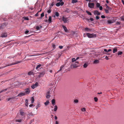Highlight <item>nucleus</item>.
Wrapping results in <instances>:
<instances>
[{
  "label": "nucleus",
  "mask_w": 124,
  "mask_h": 124,
  "mask_svg": "<svg viewBox=\"0 0 124 124\" xmlns=\"http://www.w3.org/2000/svg\"><path fill=\"white\" fill-rule=\"evenodd\" d=\"M16 62L15 63H12L11 64H7L6 66L3 67V68H4L7 66H9L10 65H14L17 64L18 63L22 62H23V60H21L20 61H16Z\"/></svg>",
  "instance_id": "f257e3e1"
},
{
  "label": "nucleus",
  "mask_w": 124,
  "mask_h": 124,
  "mask_svg": "<svg viewBox=\"0 0 124 124\" xmlns=\"http://www.w3.org/2000/svg\"><path fill=\"white\" fill-rule=\"evenodd\" d=\"M86 35L89 38H95L96 37V35L95 34H90L87 33Z\"/></svg>",
  "instance_id": "f03ea898"
},
{
  "label": "nucleus",
  "mask_w": 124,
  "mask_h": 124,
  "mask_svg": "<svg viewBox=\"0 0 124 124\" xmlns=\"http://www.w3.org/2000/svg\"><path fill=\"white\" fill-rule=\"evenodd\" d=\"M7 35L8 34L7 33L3 31L2 32L1 34L0 37L2 38H5L7 36Z\"/></svg>",
  "instance_id": "7ed1b4c3"
},
{
  "label": "nucleus",
  "mask_w": 124,
  "mask_h": 124,
  "mask_svg": "<svg viewBox=\"0 0 124 124\" xmlns=\"http://www.w3.org/2000/svg\"><path fill=\"white\" fill-rule=\"evenodd\" d=\"M39 85V83L38 82H36L35 84L32 85L31 87L32 89H34L38 86Z\"/></svg>",
  "instance_id": "20e7f679"
},
{
  "label": "nucleus",
  "mask_w": 124,
  "mask_h": 124,
  "mask_svg": "<svg viewBox=\"0 0 124 124\" xmlns=\"http://www.w3.org/2000/svg\"><path fill=\"white\" fill-rule=\"evenodd\" d=\"M21 54V53H18L17 54H16L15 55H11L8 58H9L10 59H11V58H14L15 57H16L18 55H19V56H20Z\"/></svg>",
  "instance_id": "39448f33"
},
{
  "label": "nucleus",
  "mask_w": 124,
  "mask_h": 124,
  "mask_svg": "<svg viewBox=\"0 0 124 124\" xmlns=\"http://www.w3.org/2000/svg\"><path fill=\"white\" fill-rule=\"evenodd\" d=\"M116 20L114 19L111 20L109 19L107 21V23L109 24H111L114 22L116 21Z\"/></svg>",
  "instance_id": "423d86ee"
},
{
  "label": "nucleus",
  "mask_w": 124,
  "mask_h": 124,
  "mask_svg": "<svg viewBox=\"0 0 124 124\" xmlns=\"http://www.w3.org/2000/svg\"><path fill=\"white\" fill-rule=\"evenodd\" d=\"M94 5V3H89L88 4V6L90 8H93Z\"/></svg>",
  "instance_id": "0eeeda50"
},
{
  "label": "nucleus",
  "mask_w": 124,
  "mask_h": 124,
  "mask_svg": "<svg viewBox=\"0 0 124 124\" xmlns=\"http://www.w3.org/2000/svg\"><path fill=\"white\" fill-rule=\"evenodd\" d=\"M71 68V69H74L78 67V66L74 64V63H72L70 65Z\"/></svg>",
  "instance_id": "6e6552de"
},
{
  "label": "nucleus",
  "mask_w": 124,
  "mask_h": 124,
  "mask_svg": "<svg viewBox=\"0 0 124 124\" xmlns=\"http://www.w3.org/2000/svg\"><path fill=\"white\" fill-rule=\"evenodd\" d=\"M7 25L6 23L2 24L1 26H0V29H2L4 28Z\"/></svg>",
  "instance_id": "1a4fd4ad"
},
{
  "label": "nucleus",
  "mask_w": 124,
  "mask_h": 124,
  "mask_svg": "<svg viewBox=\"0 0 124 124\" xmlns=\"http://www.w3.org/2000/svg\"><path fill=\"white\" fill-rule=\"evenodd\" d=\"M25 95V93H21L18 94V95L16 96V97L19 96L20 97H21Z\"/></svg>",
  "instance_id": "9d476101"
},
{
  "label": "nucleus",
  "mask_w": 124,
  "mask_h": 124,
  "mask_svg": "<svg viewBox=\"0 0 124 124\" xmlns=\"http://www.w3.org/2000/svg\"><path fill=\"white\" fill-rule=\"evenodd\" d=\"M123 54V52L121 51H118L117 53V56L119 57H121L120 55H121Z\"/></svg>",
  "instance_id": "9b49d317"
},
{
  "label": "nucleus",
  "mask_w": 124,
  "mask_h": 124,
  "mask_svg": "<svg viewBox=\"0 0 124 124\" xmlns=\"http://www.w3.org/2000/svg\"><path fill=\"white\" fill-rule=\"evenodd\" d=\"M25 92L24 93H25V94H27L29 93L30 92V89L29 88H28L27 89H25Z\"/></svg>",
  "instance_id": "f8f14e48"
},
{
  "label": "nucleus",
  "mask_w": 124,
  "mask_h": 124,
  "mask_svg": "<svg viewBox=\"0 0 124 124\" xmlns=\"http://www.w3.org/2000/svg\"><path fill=\"white\" fill-rule=\"evenodd\" d=\"M21 85V83H20L16 82L15 84V86L16 87H19V85Z\"/></svg>",
  "instance_id": "ddd939ff"
},
{
  "label": "nucleus",
  "mask_w": 124,
  "mask_h": 124,
  "mask_svg": "<svg viewBox=\"0 0 124 124\" xmlns=\"http://www.w3.org/2000/svg\"><path fill=\"white\" fill-rule=\"evenodd\" d=\"M94 14L95 15H99L100 14V13L97 10H95L94 11Z\"/></svg>",
  "instance_id": "4468645a"
},
{
  "label": "nucleus",
  "mask_w": 124,
  "mask_h": 124,
  "mask_svg": "<svg viewBox=\"0 0 124 124\" xmlns=\"http://www.w3.org/2000/svg\"><path fill=\"white\" fill-rule=\"evenodd\" d=\"M45 73L44 72H42L39 73L40 75L39 76V77H43L45 74Z\"/></svg>",
  "instance_id": "2eb2a0df"
},
{
  "label": "nucleus",
  "mask_w": 124,
  "mask_h": 124,
  "mask_svg": "<svg viewBox=\"0 0 124 124\" xmlns=\"http://www.w3.org/2000/svg\"><path fill=\"white\" fill-rule=\"evenodd\" d=\"M62 20L65 23H66L67 21V18H65L63 16L62 17Z\"/></svg>",
  "instance_id": "dca6fc26"
},
{
  "label": "nucleus",
  "mask_w": 124,
  "mask_h": 124,
  "mask_svg": "<svg viewBox=\"0 0 124 124\" xmlns=\"http://www.w3.org/2000/svg\"><path fill=\"white\" fill-rule=\"evenodd\" d=\"M50 92L48 91L47 93L46 97L47 98H49L50 97V95H49Z\"/></svg>",
  "instance_id": "f3484780"
},
{
  "label": "nucleus",
  "mask_w": 124,
  "mask_h": 124,
  "mask_svg": "<svg viewBox=\"0 0 124 124\" xmlns=\"http://www.w3.org/2000/svg\"><path fill=\"white\" fill-rule=\"evenodd\" d=\"M105 5L106 6V8L108 9L110 11H111V10L112 8L109 7L107 4H105Z\"/></svg>",
  "instance_id": "a211bd4d"
},
{
  "label": "nucleus",
  "mask_w": 124,
  "mask_h": 124,
  "mask_svg": "<svg viewBox=\"0 0 124 124\" xmlns=\"http://www.w3.org/2000/svg\"><path fill=\"white\" fill-rule=\"evenodd\" d=\"M99 62V61L98 60H94L93 62V63L94 64H97Z\"/></svg>",
  "instance_id": "6ab92c4d"
},
{
  "label": "nucleus",
  "mask_w": 124,
  "mask_h": 124,
  "mask_svg": "<svg viewBox=\"0 0 124 124\" xmlns=\"http://www.w3.org/2000/svg\"><path fill=\"white\" fill-rule=\"evenodd\" d=\"M20 113L21 115L22 116H24L25 115V113L21 111H20Z\"/></svg>",
  "instance_id": "aec40b11"
},
{
  "label": "nucleus",
  "mask_w": 124,
  "mask_h": 124,
  "mask_svg": "<svg viewBox=\"0 0 124 124\" xmlns=\"http://www.w3.org/2000/svg\"><path fill=\"white\" fill-rule=\"evenodd\" d=\"M15 98V97H12L11 98H8V101H9L10 100L12 101V100L14 99Z\"/></svg>",
  "instance_id": "412c9836"
},
{
  "label": "nucleus",
  "mask_w": 124,
  "mask_h": 124,
  "mask_svg": "<svg viewBox=\"0 0 124 124\" xmlns=\"http://www.w3.org/2000/svg\"><path fill=\"white\" fill-rule=\"evenodd\" d=\"M70 11L71 10L70 9L68 8H66L65 11L67 13H69Z\"/></svg>",
  "instance_id": "4be33fe9"
},
{
  "label": "nucleus",
  "mask_w": 124,
  "mask_h": 124,
  "mask_svg": "<svg viewBox=\"0 0 124 124\" xmlns=\"http://www.w3.org/2000/svg\"><path fill=\"white\" fill-rule=\"evenodd\" d=\"M42 66V65L40 64H39V65H38L36 66V70H37L39 68H40V67H41Z\"/></svg>",
  "instance_id": "5701e85b"
},
{
  "label": "nucleus",
  "mask_w": 124,
  "mask_h": 124,
  "mask_svg": "<svg viewBox=\"0 0 124 124\" xmlns=\"http://www.w3.org/2000/svg\"><path fill=\"white\" fill-rule=\"evenodd\" d=\"M42 27V26L40 25H38L36 27V29L37 30H39L40 29V28H41Z\"/></svg>",
  "instance_id": "b1692460"
},
{
  "label": "nucleus",
  "mask_w": 124,
  "mask_h": 124,
  "mask_svg": "<svg viewBox=\"0 0 124 124\" xmlns=\"http://www.w3.org/2000/svg\"><path fill=\"white\" fill-rule=\"evenodd\" d=\"M54 2H53L51 4V5H50L49 6V8H51L52 7L54 6Z\"/></svg>",
  "instance_id": "393cba45"
},
{
  "label": "nucleus",
  "mask_w": 124,
  "mask_h": 124,
  "mask_svg": "<svg viewBox=\"0 0 124 124\" xmlns=\"http://www.w3.org/2000/svg\"><path fill=\"white\" fill-rule=\"evenodd\" d=\"M49 23H51L52 22L51 17V16L49 17V18L48 20Z\"/></svg>",
  "instance_id": "a878e982"
},
{
  "label": "nucleus",
  "mask_w": 124,
  "mask_h": 124,
  "mask_svg": "<svg viewBox=\"0 0 124 124\" xmlns=\"http://www.w3.org/2000/svg\"><path fill=\"white\" fill-rule=\"evenodd\" d=\"M28 74L29 75H31L33 74V72L32 71H30L29 72Z\"/></svg>",
  "instance_id": "bb28decb"
},
{
  "label": "nucleus",
  "mask_w": 124,
  "mask_h": 124,
  "mask_svg": "<svg viewBox=\"0 0 124 124\" xmlns=\"http://www.w3.org/2000/svg\"><path fill=\"white\" fill-rule=\"evenodd\" d=\"M117 48H114L113 49V53H115L117 52Z\"/></svg>",
  "instance_id": "cd10ccee"
},
{
  "label": "nucleus",
  "mask_w": 124,
  "mask_h": 124,
  "mask_svg": "<svg viewBox=\"0 0 124 124\" xmlns=\"http://www.w3.org/2000/svg\"><path fill=\"white\" fill-rule=\"evenodd\" d=\"M88 65V64L87 63H85L83 65V67L84 68H86Z\"/></svg>",
  "instance_id": "c85d7f7f"
},
{
  "label": "nucleus",
  "mask_w": 124,
  "mask_h": 124,
  "mask_svg": "<svg viewBox=\"0 0 124 124\" xmlns=\"http://www.w3.org/2000/svg\"><path fill=\"white\" fill-rule=\"evenodd\" d=\"M64 67V65H62L61 67L60 68V70H59L58 71V72H59L60 71H61L62 70H63L62 69L63 68V67Z\"/></svg>",
  "instance_id": "c756f323"
},
{
  "label": "nucleus",
  "mask_w": 124,
  "mask_h": 124,
  "mask_svg": "<svg viewBox=\"0 0 124 124\" xmlns=\"http://www.w3.org/2000/svg\"><path fill=\"white\" fill-rule=\"evenodd\" d=\"M52 104L53 105H54L55 103V100L54 99H53L52 100Z\"/></svg>",
  "instance_id": "7c9ffc66"
},
{
  "label": "nucleus",
  "mask_w": 124,
  "mask_h": 124,
  "mask_svg": "<svg viewBox=\"0 0 124 124\" xmlns=\"http://www.w3.org/2000/svg\"><path fill=\"white\" fill-rule=\"evenodd\" d=\"M49 103V102L48 101H47L44 104L46 106Z\"/></svg>",
  "instance_id": "2f4dec72"
},
{
  "label": "nucleus",
  "mask_w": 124,
  "mask_h": 124,
  "mask_svg": "<svg viewBox=\"0 0 124 124\" xmlns=\"http://www.w3.org/2000/svg\"><path fill=\"white\" fill-rule=\"evenodd\" d=\"M86 12L89 15L91 16L92 15V13L90 12L88 10H86Z\"/></svg>",
  "instance_id": "473e14b6"
},
{
  "label": "nucleus",
  "mask_w": 124,
  "mask_h": 124,
  "mask_svg": "<svg viewBox=\"0 0 124 124\" xmlns=\"http://www.w3.org/2000/svg\"><path fill=\"white\" fill-rule=\"evenodd\" d=\"M104 10L106 13H109V10L108 9H104Z\"/></svg>",
  "instance_id": "72a5a7b5"
},
{
  "label": "nucleus",
  "mask_w": 124,
  "mask_h": 124,
  "mask_svg": "<svg viewBox=\"0 0 124 124\" xmlns=\"http://www.w3.org/2000/svg\"><path fill=\"white\" fill-rule=\"evenodd\" d=\"M26 103H25V105L27 107L28 106V100L27 99H26L25 100Z\"/></svg>",
  "instance_id": "f704fd0d"
},
{
  "label": "nucleus",
  "mask_w": 124,
  "mask_h": 124,
  "mask_svg": "<svg viewBox=\"0 0 124 124\" xmlns=\"http://www.w3.org/2000/svg\"><path fill=\"white\" fill-rule=\"evenodd\" d=\"M57 107L56 105L54 106V111H57Z\"/></svg>",
  "instance_id": "c9c22d12"
},
{
  "label": "nucleus",
  "mask_w": 124,
  "mask_h": 124,
  "mask_svg": "<svg viewBox=\"0 0 124 124\" xmlns=\"http://www.w3.org/2000/svg\"><path fill=\"white\" fill-rule=\"evenodd\" d=\"M48 9H48V10H47V12L48 13V14H49V13H51V8H49V7L48 8Z\"/></svg>",
  "instance_id": "e433bc0d"
},
{
  "label": "nucleus",
  "mask_w": 124,
  "mask_h": 124,
  "mask_svg": "<svg viewBox=\"0 0 124 124\" xmlns=\"http://www.w3.org/2000/svg\"><path fill=\"white\" fill-rule=\"evenodd\" d=\"M55 15L56 16L58 17L59 16V13L57 12H56L55 13Z\"/></svg>",
  "instance_id": "4c0bfd02"
},
{
  "label": "nucleus",
  "mask_w": 124,
  "mask_h": 124,
  "mask_svg": "<svg viewBox=\"0 0 124 124\" xmlns=\"http://www.w3.org/2000/svg\"><path fill=\"white\" fill-rule=\"evenodd\" d=\"M85 30L87 31H91L90 29L88 28H85Z\"/></svg>",
  "instance_id": "58836bf2"
},
{
  "label": "nucleus",
  "mask_w": 124,
  "mask_h": 124,
  "mask_svg": "<svg viewBox=\"0 0 124 124\" xmlns=\"http://www.w3.org/2000/svg\"><path fill=\"white\" fill-rule=\"evenodd\" d=\"M63 28L64 30L65 31H67V28L64 26L63 25Z\"/></svg>",
  "instance_id": "ea45409f"
},
{
  "label": "nucleus",
  "mask_w": 124,
  "mask_h": 124,
  "mask_svg": "<svg viewBox=\"0 0 124 124\" xmlns=\"http://www.w3.org/2000/svg\"><path fill=\"white\" fill-rule=\"evenodd\" d=\"M100 6V4L99 3H97L96 4V7L97 8H99Z\"/></svg>",
  "instance_id": "a19ab883"
},
{
  "label": "nucleus",
  "mask_w": 124,
  "mask_h": 124,
  "mask_svg": "<svg viewBox=\"0 0 124 124\" xmlns=\"http://www.w3.org/2000/svg\"><path fill=\"white\" fill-rule=\"evenodd\" d=\"M31 103H33L34 102V98L33 97H32L31 98Z\"/></svg>",
  "instance_id": "79ce46f5"
},
{
  "label": "nucleus",
  "mask_w": 124,
  "mask_h": 124,
  "mask_svg": "<svg viewBox=\"0 0 124 124\" xmlns=\"http://www.w3.org/2000/svg\"><path fill=\"white\" fill-rule=\"evenodd\" d=\"M44 16V13H42L41 14V18Z\"/></svg>",
  "instance_id": "37998d69"
},
{
  "label": "nucleus",
  "mask_w": 124,
  "mask_h": 124,
  "mask_svg": "<svg viewBox=\"0 0 124 124\" xmlns=\"http://www.w3.org/2000/svg\"><path fill=\"white\" fill-rule=\"evenodd\" d=\"M78 1L77 0H72V3H74L77 2Z\"/></svg>",
  "instance_id": "c03bdc74"
},
{
  "label": "nucleus",
  "mask_w": 124,
  "mask_h": 124,
  "mask_svg": "<svg viewBox=\"0 0 124 124\" xmlns=\"http://www.w3.org/2000/svg\"><path fill=\"white\" fill-rule=\"evenodd\" d=\"M122 21H124V15L120 17Z\"/></svg>",
  "instance_id": "a18cd8bd"
},
{
  "label": "nucleus",
  "mask_w": 124,
  "mask_h": 124,
  "mask_svg": "<svg viewBox=\"0 0 124 124\" xmlns=\"http://www.w3.org/2000/svg\"><path fill=\"white\" fill-rule=\"evenodd\" d=\"M76 59H75V58H73L72 59V62H74L75 61H76Z\"/></svg>",
  "instance_id": "49530a36"
},
{
  "label": "nucleus",
  "mask_w": 124,
  "mask_h": 124,
  "mask_svg": "<svg viewBox=\"0 0 124 124\" xmlns=\"http://www.w3.org/2000/svg\"><path fill=\"white\" fill-rule=\"evenodd\" d=\"M81 110L82 111H86V109L85 108H83L81 109Z\"/></svg>",
  "instance_id": "de8ad7c7"
},
{
  "label": "nucleus",
  "mask_w": 124,
  "mask_h": 124,
  "mask_svg": "<svg viewBox=\"0 0 124 124\" xmlns=\"http://www.w3.org/2000/svg\"><path fill=\"white\" fill-rule=\"evenodd\" d=\"M60 2H59L58 3H57L56 4V6H57V7H59V6H60Z\"/></svg>",
  "instance_id": "09e8293b"
},
{
  "label": "nucleus",
  "mask_w": 124,
  "mask_h": 124,
  "mask_svg": "<svg viewBox=\"0 0 124 124\" xmlns=\"http://www.w3.org/2000/svg\"><path fill=\"white\" fill-rule=\"evenodd\" d=\"M73 63H74V64L77 65L78 64V62L77 61H75L74 62H73Z\"/></svg>",
  "instance_id": "8fccbe9b"
},
{
  "label": "nucleus",
  "mask_w": 124,
  "mask_h": 124,
  "mask_svg": "<svg viewBox=\"0 0 124 124\" xmlns=\"http://www.w3.org/2000/svg\"><path fill=\"white\" fill-rule=\"evenodd\" d=\"M22 120L21 119H16V121L17 122H21Z\"/></svg>",
  "instance_id": "3c124183"
},
{
  "label": "nucleus",
  "mask_w": 124,
  "mask_h": 124,
  "mask_svg": "<svg viewBox=\"0 0 124 124\" xmlns=\"http://www.w3.org/2000/svg\"><path fill=\"white\" fill-rule=\"evenodd\" d=\"M7 89H4L2 90H1L0 92V93H2L3 92H5L7 90Z\"/></svg>",
  "instance_id": "603ef678"
},
{
  "label": "nucleus",
  "mask_w": 124,
  "mask_h": 124,
  "mask_svg": "<svg viewBox=\"0 0 124 124\" xmlns=\"http://www.w3.org/2000/svg\"><path fill=\"white\" fill-rule=\"evenodd\" d=\"M94 99L95 102H97L98 101V99L97 97H95L94 98Z\"/></svg>",
  "instance_id": "864d4df0"
},
{
  "label": "nucleus",
  "mask_w": 124,
  "mask_h": 124,
  "mask_svg": "<svg viewBox=\"0 0 124 124\" xmlns=\"http://www.w3.org/2000/svg\"><path fill=\"white\" fill-rule=\"evenodd\" d=\"M24 19L25 20H29V18L28 17H24Z\"/></svg>",
  "instance_id": "5fc2aeb1"
},
{
  "label": "nucleus",
  "mask_w": 124,
  "mask_h": 124,
  "mask_svg": "<svg viewBox=\"0 0 124 124\" xmlns=\"http://www.w3.org/2000/svg\"><path fill=\"white\" fill-rule=\"evenodd\" d=\"M121 22H117L116 23V25H120L121 24Z\"/></svg>",
  "instance_id": "6e6d98bb"
},
{
  "label": "nucleus",
  "mask_w": 124,
  "mask_h": 124,
  "mask_svg": "<svg viewBox=\"0 0 124 124\" xmlns=\"http://www.w3.org/2000/svg\"><path fill=\"white\" fill-rule=\"evenodd\" d=\"M74 102L76 103H77L78 102V101L76 99L74 100Z\"/></svg>",
  "instance_id": "4d7b16f0"
},
{
  "label": "nucleus",
  "mask_w": 124,
  "mask_h": 124,
  "mask_svg": "<svg viewBox=\"0 0 124 124\" xmlns=\"http://www.w3.org/2000/svg\"><path fill=\"white\" fill-rule=\"evenodd\" d=\"M99 8L100 10H102V7L101 6H100Z\"/></svg>",
  "instance_id": "13d9d810"
},
{
  "label": "nucleus",
  "mask_w": 124,
  "mask_h": 124,
  "mask_svg": "<svg viewBox=\"0 0 124 124\" xmlns=\"http://www.w3.org/2000/svg\"><path fill=\"white\" fill-rule=\"evenodd\" d=\"M60 5L62 6L64 4V3L63 2H61V3L60 2Z\"/></svg>",
  "instance_id": "bf43d9fd"
},
{
  "label": "nucleus",
  "mask_w": 124,
  "mask_h": 124,
  "mask_svg": "<svg viewBox=\"0 0 124 124\" xmlns=\"http://www.w3.org/2000/svg\"><path fill=\"white\" fill-rule=\"evenodd\" d=\"M59 47L60 49H61L63 48V46H59Z\"/></svg>",
  "instance_id": "052dcab7"
},
{
  "label": "nucleus",
  "mask_w": 124,
  "mask_h": 124,
  "mask_svg": "<svg viewBox=\"0 0 124 124\" xmlns=\"http://www.w3.org/2000/svg\"><path fill=\"white\" fill-rule=\"evenodd\" d=\"M101 17L102 18H105V16L104 15H102L101 16Z\"/></svg>",
  "instance_id": "680f3d73"
},
{
  "label": "nucleus",
  "mask_w": 124,
  "mask_h": 124,
  "mask_svg": "<svg viewBox=\"0 0 124 124\" xmlns=\"http://www.w3.org/2000/svg\"><path fill=\"white\" fill-rule=\"evenodd\" d=\"M96 18L97 20H98V19H99V17L98 16H96Z\"/></svg>",
  "instance_id": "e2e57ef3"
},
{
  "label": "nucleus",
  "mask_w": 124,
  "mask_h": 124,
  "mask_svg": "<svg viewBox=\"0 0 124 124\" xmlns=\"http://www.w3.org/2000/svg\"><path fill=\"white\" fill-rule=\"evenodd\" d=\"M90 20L91 21H93V18H92V17H91V18H90Z\"/></svg>",
  "instance_id": "0e129e2a"
},
{
  "label": "nucleus",
  "mask_w": 124,
  "mask_h": 124,
  "mask_svg": "<svg viewBox=\"0 0 124 124\" xmlns=\"http://www.w3.org/2000/svg\"><path fill=\"white\" fill-rule=\"evenodd\" d=\"M105 59L106 60H108V57L107 56H106L105 57Z\"/></svg>",
  "instance_id": "69168bd1"
},
{
  "label": "nucleus",
  "mask_w": 124,
  "mask_h": 124,
  "mask_svg": "<svg viewBox=\"0 0 124 124\" xmlns=\"http://www.w3.org/2000/svg\"><path fill=\"white\" fill-rule=\"evenodd\" d=\"M29 115L30 116H32L33 115V114L31 112L29 113Z\"/></svg>",
  "instance_id": "338daca9"
},
{
  "label": "nucleus",
  "mask_w": 124,
  "mask_h": 124,
  "mask_svg": "<svg viewBox=\"0 0 124 124\" xmlns=\"http://www.w3.org/2000/svg\"><path fill=\"white\" fill-rule=\"evenodd\" d=\"M38 12L37 13H36L35 15L36 16H38Z\"/></svg>",
  "instance_id": "774afa93"
}]
</instances>
